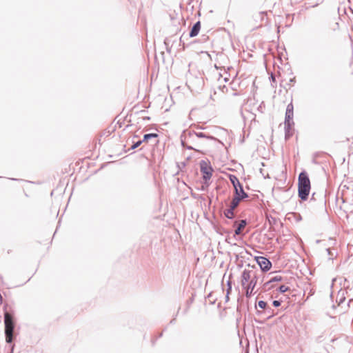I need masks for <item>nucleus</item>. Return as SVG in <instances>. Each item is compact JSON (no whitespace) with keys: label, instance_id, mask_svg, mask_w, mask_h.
Here are the masks:
<instances>
[{"label":"nucleus","instance_id":"4468645a","mask_svg":"<svg viewBox=\"0 0 353 353\" xmlns=\"http://www.w3.org/2000/svg\"><path fill=\"white\" fill-rule=\"evenodd\" d=\"M266 17V14L264 13V12H261L259 13L256 17V19H261V21L264 20V19Z\"/></svg>","mask_w":353,"mask_h":353},{"label":"nucleus","instance_id":"39448f33","mask_svg":"<svg viewBox=\"0 0 353 353\" xmlns=\"http://www.w3.org/2000/svg\"><path fill=\"white\" fill-rule=\"evenodd\" d=\"M229 179L234 187V194H237L238 193L242 194V193L245 192L242 185L241 184L238 178L235 175L230 174L229 176Z\"/></svg>","mask_w":353,"mask_h":353},{"label":"nucleus","instance_id":"20e7f679","mask_svg":"<svg viewBox=\"0 0 353 353\" xmlns=\"http://www.w3.org/2000/svg\"><path fill=\"white\" fill-rule=\"evenodd\" d=\"M201 172L203 174V179L207 181L210 179L212 175L213 170L212 167L205 161H202L200 164Z\"/></svg>","mask_w":353,"mask_h":353},{"label":"nucleus","instance_id":"f8f14e48","mask_svg":"<svg viewBox=\"0 0 353 353\" xmlns=\"http://www.w3.org/2000/svg\"><path fill=\"white\" fill-rule=\"evenodd\" d=\"M236 208H232V205H229V208L224 211V214L228 219H232L234 216V210Z\"/></svg>","mask_w":353,"mask_h":353},{"label":"nucleus","instance_id":"423d86ee","mask_svg":"<svg viewBox=\"0 0 353 353\" xmlns=\"http://www.w3.org/2000/svg\"><path fill=\"white\" fill-rule=\"evenodd\" d=\"M294 117V105L292 103L288 105L285 112V124L290 125V123H294L293 121Z\"/></svg>","mask_w":353,"mask_h":353},{"label":"nucleus","instance_id":"f3484780","mask_svg":"<svg viewBox=\"0 0 353 353\" xmlns=\"http://www.w3.org/2000/svg\"><path fill=\"white\" fill-rule=\"evenodd\" d=\"M265 305H266V303H265V302H264V301H260L259 302V306L260 307H261V308H265Z\"/></svg>","mask_w":353,"mask_h":353},{"label":"nucleus","instance_id":"4be33fe9","mask_svg":"<svg viewBox=\"0 0 353 353\" xmlns=\"http://www.w3.org/2000/svg\"><path fill=\"white\" fill-rule=\"evenodd\" d=\"M261 26H262V24H260V25H259V26H257V28H260V27H261Z\"/></svg>","mask_w":353,"mask_h":353},{"label":"nucleus","instance_id":"a211bd4d","mask_svg":"<svg viewBox=\"0 0 353 353\" xmlns=\"http://www.w3.org/2000/svg\"><path fill=\"white\" fill-rule=\"evenodd\" d=\"M141 143H142V141H137L134 145H133V146H132V148L133 149H134V148H136L139 147V146L141 145Z\"/></svg>","mask_w":353,"mask_h":353},{"label":"nucleus","instance_id":"0eeeda50","mask_svg":"<svg viewBox=\"0 0 353 353\" xmlns=\"http://www.w3.org/2000/svg\"><path fill=\"white\" fill-rule=\"evenodd\" d=\"M256 261L263 271H268L272 267L271 262L265 257L257 256Z\"/></svg>","mask_w":353,"mask_h":353},{"label":"nucleus","instance_id":"2eb2a0df","mask_svg":"<svg viewBox=\"0 0 353 353\" xmlns=\"http://www.w3.org/2000/svg\"><path fill=\"white\" fill-rule=\"evenodd\" d=\"M289 290V288L286 285H281L279 287V291L282 293L287 292Z\"/></svg>","mask_w":353,"mask_h":353},{"label":"nucleus","instance_id":"dca6fc26","mask_svg":"<svg viewBox=\"0 0 353 353\" xmlns=\"http://www.w3.org/2000/svg\"><path fill=\"white\" fill-rule=\"evenodd\" d=\"M281 280H282V277L281 276H276L273 277L272 279H271L270 282L280 281Z\"/></svg>","mask_w":353,"mask_h":353},{"label":"nucleus","instance_id":"aec40b11","mask_svg":"<svg viewBox=\"0 0 353 353\" xmlns=\"http://www.w3.org/2000/svg\"><path fill=\"white\" fill-rule=\"evenodd\" d=\"M3 303V297L1 296V294H0V305L2 304Z\"/></svg>","mask_w":353,"mask_h":353},{"label":"nucleus","instance_id":"9b49d317","mask_svg":"<svg viewBox=\"0 0 353 353\" xmlns=\"http://www.w3.org/2000/svg\"><path fill=\"white\" fill-rule=\"evenodd\" d=\"M200 30H201V22L198 21L192 27V28L190 32V37H194L197 36Z\"/></svg>","mask_w":353,"mask_h":353},{"label":"nucleus","instance_id":"7ed1b4c3","mask_svg":"<svg viewBox=\"0 0 353 353\" xmlns=\"http://www.w3.org/2000/svg\"><path fill=\"white\" fill-rule=\"evenodd\" d=\"M5 334L6 342L10 343L12 341L14 330V322L12 315L8 312L4 314Z\"/></svg>","mask_w":353,"mask_h":353},{"label":"nucleus","instance_id":"412c9836","mask_svg":"<svg viewBox=\"0 0 353 353\" xmlns=\"http://www.w3.org/2000/svg\"><path fill=\"white\" fill-rule=\"evenodd\" d=\"M271 79L272 81H275V77L273 76V74L271 75Z\"/></svg>","mask_w":353,"mask_h":353},{"label":"nucleus","instance_id":"6ab92c4d","mask_svg":"<svg viewBox=\"0 0 353 353\" xmlns=\"http://www.w3.org/2000/svg\"><path fill=\"white\" fill-rule=\"evenodd\" d=\"M273 305H274V306H279V305H280V303H279L278 301H274L273 302Z\"/></svg>","mask_w":353,"mask_h":353},{"label":"nucleus","instance_id":"f257e3e1","mask_svg":"<svg viewBox=\"0 0 353 353\" xmlns=\"http://www.w3.org/2000/svg\"><path fill=\"white\" fill-rule=\"evenodd\" d=\"M257 283V276L254 271L244 270L241 274V283L245 290V296L250 297Z\"/></svg>","mask_w":353,"mask_h":353},{"label":"nucleus","instance_id":"1a4fd4ad","mask_svg":"<svg viewBox=\"0 0 353 353\" xmlns=\"http://www.w3.org/2000/svg\"><path fill=\"white\" fill-rule=\"evenodd\" d=\"M294 123H290V125L285 124V139H288L291 137L293 136L294 132Z\"/></svg>","mask_w":353,"mask_h":353},{"label":"nucleus","instance_id":"9d476101","mask_svg":"<svg viewBox=\"0 0 353 353\" xmlns=\"http://www.w3.org/2000/svg\"><path fill=\"white\" fill-rule=\"evenodd\" d=\"M246 221L245 220H241L240 221H236L234 223L235 227V234H240L243 230L245 228Z\"/></svg>","mask_w":353,"mask_h":353},{"label":"nucleus","instance_id":"6e6552de","mask_svg":"<svg viewBox=\"0 0 353 353\" xmlns=\"http://www.w3.org/2000/svg\"><path fill=\"white\" fill-rule=\"evenodd\" d=\"M248 195L246 192H243L242 194H234V197L230 202V205H232V208H236L239 205V203L244 199L248 198Z\"/></svg>","mask_w":353,"mask_h":353},{"label":"nucleus","instance_id":"f03ea898","mask_svg":"<svg viewBox=\"0 0 353 353\" xmlns=\"http://www.w3.org/2000/svg\"><path fill=\"white\" fill-rule=\"evenodd\" d=\"M299 196L302 200H306L310 192V181L306 172L300 173L298 180Z\"/></svg>","mask_w":353,"mask_h":353},{"label":"nucleus","instance_id":"ddd939ff","mask_svg":"<svg viewBox=\"0 0 353 353\" xmlns=\"http://www.w3.org/2000/svg\"><path fill=\"white\" fill-rule=\"evenodd\" d=\"M157 137H158V134H155V133L147 134L143 136V141L148 142L150 139L156 138Z\"/></svg>","mask_w":353,"mask_h":353}]
</instances>
